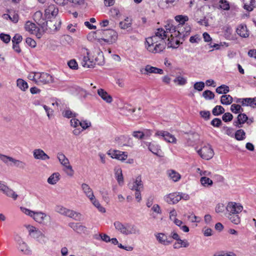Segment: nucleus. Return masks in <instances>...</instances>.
Segmentation results:
<instances>
[{
	"label": "nucleus",
	"mask_w": 256,
	"mask_h": 256,
	"mask_svg": "<svg viewBox=\"0 0 256 256\" xmlns=\"http://www.w3.org/2000/svg\"><path fill=\"white\" fill-rule=\"evenodd\" d=\"M174 82L179 86H184L187 83V79L182 76H177L174 80Z\"/></svg>",
	"instance_id": "nucleus-47"
},
{
	"label": "nucleus",
	"mask_w": 256,
	"mask_h": 256,
	"mask_svg": "<svg viewBox=\"0 0 256 256\" xmlns=\"http://www.w3.org/2000/svg\"><path fill=\"white\" fill-rule=\"evenodd\" d=\"M140 234V230L134 224L126 223V232L125 235H139Z\"/></svg>",
	"instance_id": "nucleus-22"
},
{
	"label": "nucleus",
	"mask_w": 256,
	"mask_h": 256,
	"mask_svg": "<svg viewBox=\"0 0 256 256\" xmlns=\"http://www.w3.org/2000/svg\"><path fill=\"white\" fill-rule=\"evenodd\" d=\"M236 32L240 36L243 38H248L249 36L246 26L243 24L238 26L236 29Z\"/></svg>",
	"instance_id": "nucleus-28"
},
{
	"label": "nucleus",
	"mask_w": 256,
	"mask_h": 256,
	"mask_svg": "<svg viewBox=\"0 0 256 256\" xmlns=\"http://www.w3.org/2000/svg\"><path fill=\"white\" fill-rule=\"evenodd\" d=\"M58 4L66 6L72 3L74 6L80 5L84 3V0H54Z\"/></svg>",
	"instance_id": "nucleus-26"
},
{
	"label": "nucleus",
	"mask_w": 256,
	"mask_h": 256,
	"mask_svg": "<svg viewBox=\"0 0 256 256\" xmlns=\"http://www.w3.org/2000/svg\"><path fill=\"white\" fill-rule=\"evenodd\" d=\"M16 86L23 92H25L28 88V83L22 78L16 80Z\"/></svg>",
	"instance_id": "nucleus-36"
},
{
	"label": "nucleus",
	"mask_w": 256,
	"mask_h": 256,
	"mask_svg": "<svg viewBox=\"0 0 256 256\" xmlns=\"http://www.w3.org/2000/svg\"><path fill=\"white\" fill-rule=\"evenodd\" d=\"M168 35L166 29L158 28L154 35L146 39V48L148 52L154 54L162 52L166 45V40Z\"/></svg>",
	"instance_id": "nucleus-1"
},
{
	"label": "nucleus",
	"mask_w": 256,
	"mask_h": 256,
	"mask_svg": "<svg viewBox=\"0 0 256 256\" xmlns=\"http://www.w3.org/2000/svg\"><path fill=\"white\" fill-rule=\"evenodd\" d=\"M108 154L112 158H115L121 161L125 160L128 158L126 152L118 150H110Z\"/></svg>",
	"instance_id": "nucleus-15"
},
{
	"label": "nucleus",
	"mask_w": 256,
	"mask_h": 256,
	"mask_svg": "<svg viewBox=\"0 0 256 256\" xmlns=\"http://www.w3.org/2000/svg\"><path fill=\"white\" fill-rule=\"evenodd\" d=\"M168 174L170 178L174 182H178L180 179V174L174 170H168Z\"/></svg>",
	"instance_id": "nucleus-38"
},
{
	"label": "nucleus",
	"mask_w": 256,
	"mask_h": 256,
	"mask_svg": "<svg viewBox=\"0 0 256 256\" xmlns=\"http://www.w3.org/2000/svg\"><path fill=\"white\" fill-rule=\"evenodd\" d=\"M154 236L158 242L162 245L168 246L172 242V241L168 240V236L164 233H156Z\"/></svg>",
	"instance_id": "nucleus-21"
},
{
	"label": "nucleus",
	"mask_w": 256,
	"mask_h": 256,
	"mask_svg": "<svg viewBox=\"0 0 256 256\" xmlns=\"http://www.w3.org/2000/svg\"><path fill=\"white\" fill-rule=\"evenodd\" d=\"M14 240L16 243L18 249L21 253L26 255L32 254L30 248L20 236H15Z\"/></svg>",
	"instance_id": "nucleus-6"
},
{
	"label": "nucleus",
	"mask_w": 256,
	"mask_h": 256,
	"mask_svg": "<svg viewBox=\"0 0 256 256\" xmlns=\"http://www.w3.org/2000/svg\"><path fill=\"white\" fill-rule=\"evenodd\" d=\"M132 136L136 138L142 139L144 138L145 134L141 131H135L133 132Z\"/></svg>",
	"instance_id": "nucleus-63"
},
{
	"label": "nucleus",
	"mask_w": 256,
	"mask_h": 256,
	"mask_svg": "<svg viewBox=\"0 0 256 256\" xmlns=\"http://www.w3.org/2000/svg\"><path fill=\"white\" fill-rule=\"evenodd\" d=\"M175 20L176 21L180 22V24L178 26L184 25V22L188 21V18L186 16L178 15L176 16Z\"/></svg>",
	"instance_id": "nucleus-50"
},
{
	"label": "nucleus",
	"mask_w": 256,
	"mask_h": 256,
	"mask_svg": "<svg viewBox=\"0 0 256 256\" xmlns=\"http://www.w3.org/2000/svg\"><path fill=\"white\" fill-rule=\"evenodd\" d=\"M56 158L60 164L63 166L66 164L70 163L69 160L66 157V156L62 152H58L56 154Z\"/></svg>",
	"instance_id": "nucleus-31"
},
{
	"label": "nucleus",
	"mask_w": 256,
	"mask_h": 256,
	"mask_svg": "<svg viewBox=\"0 0 256 256\" xmlns=\"http://www.w3.org/2000/svg\"><path fill=\"white\" fill-rule=\"evenodd\" d=\"M114 225L116 230L125 235L126 223L124 224L119 221H116L114 222Z\"/></svg>",
	"instance_id": "nucleus-30"
},
{
	"label": "nucleus",
	"mask_w": 256,
	"mask_h": 256,
	"mask_svg": "<svg viewBox=\"0 0 256 256\" xmlns=\"http://www.w3.org/2000/svg\"><path fill=\"white\" fill-rule=\"evenodd\" d=\"M81 188L83 192L88 199L92 198V196H94L92 190L88 184L86 183H82L81 184Z\"/></svg>",
	"instance_id": "nucleus-27"
},
{
	"label": "nucleus",
	"mask_w": 256,
	"mask_h": 256,
	"mask_svg": "<svg viewBox=\"0 0 256 256\" xmlns=\"http://www.w3.org/2000/svg\"><path fill=\"white\" fill-rule=\"evenodd\" d=\"M55 210L61 214L68 216L70 210L61 206H57L55 208Z\"/></svg>",
	"instance_id": "nucleus-41"
},
{
	"label": "nucleus",
	"mask_w": 256,
	"mask_h": 256,
	"mask_svg": "<svg viewBox=\"0 0 256 256\" xmlns=\"http://www.w3.org/2000/svg\"><path fill=\"white\" fill-rule=\"evenodd\" d=\"M202 96L206 100H212L214 98V94L210 90H206L203 92Z\"/></svg>",
	"instance_id": "nucleus-53"
},
{
	"label": "nucleus",
	"mask_w": 256,
	"mask_h": 256,
	"mask_svg": "<svg viewBox=\"0 0 256 256\" xmlns=\"http://www.w3.org/2000/svg\"><path fill=\"white\" fill-rule=\"evenodd\" d=\"M228 217L230 219V220L234 224H238L240 223V217L238 215V214H228Z\"/></svg>",
	"instance_id": "nucleus-45"
},
{
	"label": "nucleus",
	"mask_w": 256,
	"mask_h": 256,
	"mask_svg": "<svg viewBox=\"0 0 256 256\" xmlns=\"http://www.w3.org/2000/svg\"><path fill=\"white\" fill-rule=\"evenodd\" d=\"M242 106H250L252 108L256 107V98H243Z\"/></svg>",
	"instance_id": "nucleus-34"
},
{
	"label": "nucleus",
	"mask_w": 256,
	"mask_h": 256,
	"mask_svg": "<svg viewBox=\"0 0 256 256\" xmlns=\"http://www.w3.org/2000/svg\"><path fill=\"white\" fill-rule=\"evenodd\" d=\"M62 170L68 176L72 177L74 176V170L70 164V162L63 166Z\"/></svg>",
	"instance_id": "nucleus-39"
},
{
	"label": "nucleus",
	"mask_w": 256,
	"mask_h": 256,
	"mask_svg": "<svg viewBox=\"0 0 256 256\" xmlns=\"http://www.w3.org/2000/svg\"><path fill=\"white\" fill-rule=\"evenodd\" d=\"M80 120L74 118H72L70 120V126L74 128H76L78 126H80Z\"/></svg>",
	"instance_id": "nucleus-61"
},
{
	"label": "nucleus",
	"mask_w": 256,
	"mask_h": 256,
	"mask_svg": "<svg viewBox=\"0 0 256 256\" xmlns=\"http://www.w3.org/2000/svg\"><path fill=\"white\" fill-rule=\"evenodd\" d=\"M90 202L92 204L98 208V210L101 212L104 213L106 212V209L101 206L99 201L96 199L94 196L89 199Z\"/></svg>",
	"instance_id": "nucleus-32"
},
{
	"label": "nucleus",
	"mask_w": 256,
	"mask_h": 256,
	"mask_svg": "<svg viewBox=\"0 0 256 256\" xmlns=\"http://www.w3.org/2000/svg\"><path fill=\"white\" fill-rule=\"evenodd\" d=\"M164 200L169 204H174L180 200L179 192H174L166 196Z\"/></svg>",
	"instance_id": "nucleus-23"
},
{
	"label": "nucleus",
	"mask_w": 256,
	"mask_h": 256,
	"mask_svg": "<svg viewBox=\"0 0 256 256\" xmlns=\"http://www.w3.org/2000/svg\"><path fill=\"white\" fill-rule=\"evenodd\" d=\"M200 182L202 184L204 187L211 186L213 184L212 180L206 176H202L200 178Z\"/></svg>",
	"instance_id": "nucleus-46"
},
{
	"label": "nucleus",
	"mask_w": 256,
	"mask_h": 256,
	"mask_svg": "<svg viewBox=\"0 0 256 256\" xmlns=\"http://www.w3.org/2000/svg\"><path fill=\"white\" fill-rule=\"evenodd\" d=\"M115 176L119 184H122L124 182V178L120 168L115 170Z\"/></svg>",
	"instance_id": "nucleus-44"
},
{
	"label": "nucleus",
	"mask_w": 256,
	"mask_h": 256,
	"mask_svg": "<svg viewBox=\"0 0 256 256\" xmlns=\"http://www.w3.org/2000/svg\"><path fill=\"white\" fill-rule=\"evenodd\" d=\"M0 39L4 43L8 44L10 40V36L9 34L2 33L0 34Z\"/></svg>",
	"instance_id": "nucleus-59"
},
{
	"label": "nucleus",
	"mask_w": 256,
	"mask_h": 256,
	"mask_svg": "<svg viewBox=\"0 0 256 256\" xmlns=\"http://www.w3.org/2000/svg\"><path fill=\"white\" fill-rule=\"evenodd\" d=\"M128 186L132 190L140 191L143 188V184L141 177L140 176L136 177L132 182H131L128 184Z\"/></svg>",
	"instance_id": "nucleus-20"
},
{
	"label": "nucleus",
	"mask_w": 256,
	"mask_h": 256,
	"mask_svg": "<svg viewBox=\"0 0 256 256\" xmlns=\"http://www.w3.org/2000/svg\"><path fill=\"white\" fill-rule=\"evenodd\" d=\"M211 2L213 6L223 10L228 11L230 8V3L227 0H211Z\"/></svg>",
	"instance_id": "nucleus-14"
},
{
	"label": "nucleus",
	"mask_w": 256,
	"mask_h": 256,
	"mask_svg": "<svg viewBox=\"0 0 256 256\" xmlns=\"http://www.w3.org/2000/svg\"><path fill=\"white\" fill-rule=\"evenodd\" d=\"M96 32L102 36L100 38H98V42L101 44L106 43L112 44L115 43L118 40V33L113 30H98Z\"/></svg>",
	"instance_id": "nucleus-3"
},
{
	"label": "nucleus",
	"mask_w": 256,
	"mask_h": 256,
	"mask_svg": "<svg viewBox=\"0 0 256 256\" xmlns=\"http://www.w3.org/2000/svg\"><path fill=\"white\" fill-rule=\"evenodd\" d=\"M224 112V108L221 106H216L212 110V112L214 116H218Z\"/></svg>",
	"instance_id": "nucleus-51"
},
{
	"label": "nucleus",
	"mask_w": 256,
	"mask_h": 256,
	"mask_svg": "<svg viewBox=\"0 0 256 256\" xmlns=\"http://www.w3.org/2000/svg\"><path fill=\"white\" fill-rule=\"evenodd\" d=\"M116 142L120 146H126L132 148L134 146V143L132 138L125 136H121L116 138Z\"/></svg>",
	"instance_id": "nucleus-12"
},
{
	"label": "nucleus",
	"mask_w": 256,
	"mask_h": 256,
	"mask_svg": "<svg viewBox=\"0 0 256 256\" xmlns=\"http://www.w3.org/2000/svg\"><path fill=\"white\" fill-rule=\"evenodd\" d=\"M38 80H36V84H48L54 82L52 76L46 72H38Z\"/></svg>",
	"instance_id": "nucleus-13"
},
{
	"label": "nucleus",
	"mask_w": 256,
	"mask_h": 256,
	"mask_svg": "<svg viewBox=\"0 0 256 256\" xmlns=\"http://www.w3.org/2000/svg\"><path fill=\"white\" fill-rule=\"evenodd\" d=\"M233 98L230 95L224 94L220 98V102L224 105H229L232 102Z\"/></svg>",
	"instance_id": "nucleus-40"
},
{
	"label": "nucleus",
	"mask_w": 256,
	"mask_h": 256,
	"mask_svg": "<svg viewBox=\"0 0 256 256\" xmlns=\"http://www.w3.org/2000/svg\"><path fill=\"white\" fill-rule=\"evenodd\" d=\"M121 113L124 115H128L135 112L134 108H131L130 106H126L120 108Z\"/></svg>",
	"instance_id": "nucleus-52"
},
{
	"label": "nucleus",
	"mask_w": 256,
	"mask_h": 256,
	"mask_svg": "<svg viewBox=\"0 0 256 256\" xmlns=\"http://www.w3.org/2000/svg\"><path fill=\"white\" fill-rule=\"evenodd\" d=\"M32 218L39 224H46L50 217L42 212H34Z\"/></svg>",
	"instance_id": "nucleus-10"
},
{
	"label": "nucleus",
	"mask_w": 256,
	"mask_h": 256,
	"mask_svg": "<svg viewBox=\"0 0 256 256\" xmlns=\"http://www.w3.org/2000/svg\"><path fill=\"white\" fill-rule=\"evenodd\" d=\"M224 132L228 136L233 137L234 136V130L232 128L224 126L222 128Z\"/></svg>",
	"instance_id": "nucleus-55"
},
{
	"label": "nucleus",
	"mask_w": 256,
	"mask_h": 256,
	"mask_svg": "<svg viewBox=\"0 0 256 256\" xmlns=\"http://www.w3.org/2000/svg\"><path fill=\"white\" fill-rule=\"evenodd\" d=\"M32 153L34 158L36 160H46L50 158V157L40 148L34 149Z\"/></svg>",
	"instance_id": "nucleus-19"
},
{
	"label": "nucleus",
	"mask_w": 256,
	"mask_h": 256,
	"mask_svg": "<svg viewBox=\"0 0 256 256\" xmlns=\"http://www.w3.org/2000/svg\"><path fill=\"white\" fill-rule=\"evenodd\" d=\"M214 256H236V254L231 252H224V251H221L215 253L214 254Z\"/></svg>",
	"instance_id": "nucleus-57"
},
{
	"label": "nucleus",
	"mask_w": 256,
	"mask_h": 256,
	"mask_svg": "<svg viewBox=\"0 0 256 256\" xmlns=\"http://www.w3.org/2000/svg\"><path fill=\"white\" fill-rule=\"evenodd\" d=\"M204 88V83L203 82H196L194 85V90L200 92L202 91Z\"/></svg>",
	"instance_id": "nucleus-56"
},
{
	"label": "nucleus",
	"mask_w": 256,
	"mask_h": 256,
	"mask_svg": "<svg viewBox=\"0 0 256 256\" xmlns=\"http://www.w3.org/2000/svg\"><path fill=\"white\" fill-rule=\"evenodd\" d=\"M58 10L54 4H50L44 10V16L47 19H51L56 16Z\"/></svg>",
	"instance_id": "nucleus-17"
},
{
	"label": "nucleus",
	"mask_w": 256,
	"mask_h": 256,
	"mask_svg": "<svg viewBox=\"0 0 256 256\" xmlns=\"http://www.w3.org/2000/svg\"><path fill=\"white\" fill-rule=\"evenodd\" d=\"M198 152L202 158L206 160L212 158L214 154L213 150L208 144L202 146L201 149L198 150Z\"/></svg>",
	"instance_id": "nucleus-7"
},
{
	"label": "nucleus",
	"mask_w": 256,
	"mask_h": 256,
	"mask_svg": "<svg viewBox=\"0 0 256 256\" xmlns=\"http://www.w3.org/2000/svg\"><path fill=\"white\" fill-rule=\"evenodd\" d=\"M230 110L232 112L235 114L239 113L240 112L241 110L242 111V110L240 106L236 104H232L231 106Z\"/></svg>",
	"instance_id": "nucleus-58"
},
{
	"label": "nucleus",
	"mask_w": 256,
	"mask_h": 256,
	"mask_svg": "<svg viewBox=\"0 0 256 256\" xmlns=\"http://www.w3.org/2000/svg\"><path fill=\"white\" fill-rule=\"evenodd\" d=\"M68 226L78 234H84L87 230V228L80 223L70 222Z\"/></svg>",
	"instance_id": "nucleus-24"
},
{
	"label": "nucleus",
	"mask_w": 256,
	"mask_h": 256,
	"mask_svg": "<svg viewBox=\"0 0 256 256\" xmlns=\"http://www.w3.org/2000/svg\"><path fill=\"white\" fill-rule=\"evenodd\" d=\"M132 24V20L130 18L126 17L122 21L119 23V26L121 29L126 30L130 28Z\"/></svg>",
	"instance_id": "nucleus-33"
},
{
	"label": "nucleus",
	"mask_w": 256,
	"mask_h": 256,
	"mask_svg": "<svg viewBox=\"0 0 256 256\" xmlns=\"http://www.w3.org/2000/svg\"><path fill=\"white\" fill-rule=\"evenodd\" d=\"M60 174L58 172L52 174L48 179V182L50 184H55L60 180Z\"/></svg>",
	"instance_id": "nucleus-35"
},
{
	"label": "nucleus",
	"mask_w": 256,
	"mask_h": 256,
	"mask_svg": "<svg viewBox=\"0 0 256 256\" xmlns=\"http://www.w3.org/2000/svg\"><path fill=\"white\" fill-rule=\"evenodd\" d=\"M22 40V36L18 34H16L13 37L12 42L13 44H19Z\"/></svg>",
	"instance_id": "nucleus-64"
},
{
	"label": "nucleus",
	"mask_w": 256,
	"mask_h": 256,
	"mask_svg": "<svg viewBox=\"0 0 256 256\" xmlns=\"http://www.w3.org/2000/svg\"><path fill=\"white\" fill-rule=\"evenodd\" d=\"M88 50L84 48H82L79 50L78 58L82 66L86 68H94L95 65L102 64V62H97L96 58L95 60L91 59L89 56Z\"/></svg>",
	"instance_id": "nucleus-2"
},
{
	"label": "nucleus",
	"mask_w": 256,
	"mask_h": 256,
	"mask_svg": "<svg viewBox=\"0 0 256 256\" xmlns=\"http://www.w3.org/2000/svg\"><path fill=\"white\" fill-rule=\"evenodd\" d=\"M2 191L6 196L12 198L14 200H16L18 197V194L6 185H5Z\"/></svg>",
	"instance_id": "nucleus-29"
},
{
	"label": "nucleus",
	"mask_w": 256,
	"mask_h": 256,
	"mask_svg": "<svg viewBox=\"0 0 256 256\" xmlns=\"http://www.w3.org/2000/svg\"><path fill=\"white\" fill-rule=\"evenodd\" d=\"M98 95L103 100L108 104H110L113 101L112 96L109 94L104 90L99 88L97 90Z\"/></svg>",
	"instance_id": "nucleus-25"
},
{
	"label": "nucleus",
	"mask_w": 256,
	"mask_h": 256,
	"mask_svg": "<svg viewBox=\"0 0 256 256\" xmlns=\"http://www.w3.org/2000/svg\"><path fill=\"white\" fill-rule=\"evenodd\" d=\"M24 28L26 31L36 36L38 38H41L44 34V30L42 28L36 26L35 24L30 21L26 23Z\"/></svg>",
	"instance_id": "nucleus-5"
},
{
	"label": "nucleus",
	"mask_w": 256,
	"mask_h": 256,
	"mask_svg": "<svg viewBox=\"0 0 256 256\" xmlns=\"http://www.w3.org/2000/svg\"><path fill=\"white\" fill-rule=\"evenodd\" d=\"M168 43L166 44L168 48H176L180 44V40H178V35L172 36V33H168Z\"/></svg>",
	"instance_id": "nucleus-18"
},
{
	"label": "nucleus",
	"mask_w": 256,
	"mask_h": 256,
	"mask_svg": "<svg viewBox=\"0 0 256 256\" xmlns=\"http://www.w3.org/2000/svg\"><path fill=\"white\" fill-rule=\"evenodd\" d=\"M21 211L27 216L32 218L34 212L24 207H20Z\"/></svg>",
	"instance_id": "nucleus-62"
},
{
	"label": "nucleus",
	"mask_w": 256,
	"mask_h": 256,
	"mask_svg": "<svg viewBox=\"0 0 256 256\" xmlns=\"http://www.w3.org/2000/svg\"><path fill=\"white\" fill-rule=\"evenodd\" d=\"M243 209L242 206L238 203L235 202H229L226 206V210L228 214H238Z\"/></svg>",
	"instance_id": "nucleus-11"
},
{
	"label": "nucleus",
	"mask_w": 256,
	"mask_h": 256,
	"mask_svg": "<svg viewBox=\"0 0 256 256\" xmlns=\"http://www.w3.org/2000/svg\"><path fill=\"white\" fill-rule=\"evenodd\" d=\"M155 136H158L159 138L162 139L168 142L176 144V139L175 136L166 131H157Z\"/></svg>",
	"instance_id": "nucleus-9"
},
{
	"label": "nucleus",
	"mask_w": 256,
	"mask_h": 256,
	"mask_svg": "<svg viewBox=\"0 0 256 256\" xmlns=\"http://www.w3.org/2000/svg\"><path fill=\"white\" fill-rule=\"evenodd\" d=\"M165 29L168 33H172V36H176L178 34L180 38H184L188 36L191 30L190 27L188 24L178 26V30H176V27L171 23H168L166 25Z\"/></svg>",
	"instance_id": "nucleus-4"
},
{
	"label": "nucleus",
	"mask_w": 256,
	"mask_h": 256,
	"mask_svg": "<svg viewBox=\"0 0 256 256\" xmlns=\"http://www.w3.org/2000/svg\"><path fill=\"white\" fill-rule=\"evenodd\" d=\"M62 116L66 118H76L78 116V114L75 113L74 112H73L70 109H66L64 110L62 112Z\"/></svg>",
	"instance_id": "nucleus-43"
},
{
	"label": "nucleus",
	"mask_w": 256,
	"mask_h": 256,
	"mask_svg": "<svg viewBox=\"0 0 256 256\" xmlns=\"http://www.w3.org/2000/svg\"><path fill=\"white\" fill-rule=\"evenodd\" d=\"M248 120V116L246 114H239L238 116V120L234 122V125L236 126L240 127L238 125L244 124Z\"/></svg>",
	"instance_id": "nucleus-37"
},
{
	"label": "nucleus",
	"mask_w": 256,
	"mask_h": 256,
	"mask_svg": "<svg viewBox=\"0 0 256 256\" xmlns=\"http://www.w3.org/2000/svg\"><path fill=\"white\" fill-rule=\"evenodd\" d=\"M229 87L226 85L222 84L216 88V92L219 94H226L229 92Z\"/></svg>",
	"instance_id": "nucleus-48"
},
{
	"label": "nucleus",
	"mask_w": 256,
	"mask_h": 256,
	"mask_svg": "<svg viewBox=\"0 0 256 256\" xmlns=\"http://www.w3.org/2000/svg\"><path fill=\"white\" fill-rule=\"evenodd\" d=\"M92 126L91 122L88 120H82L80 122V126L82 128V130H86Z\"/></svg>",
	"instance_id": "nucleus-54"
},
{
	"label": "nucleus",
	"mask_w": 256,
	"mask_h": 256,
	"mask_svg": "<svg viewBox=\"0 0 256 256\" xmlns=\"http://www.w3.org/2000/svg\"><path fill=\"white\" fill-rule=\"evenodd\" d=\"M140 72L142 74L146 75H148L150 74H162L164 72L162 69L152 66L150 65H146L145 68H141Z\"/></svg>",
	"instance_id": "nucleus-16"
},
{
	"label": "nucleus",
	"mask_w": 256,
	"mask_h": 256,
	"mask_svg": "<svg viewBox=\"0 0 256 256\" xmlns=\"http://www.w3.org/2000/svg\"><path fill=\"white\" fill-rule=\"evenodd\" d=\"M235 138L238 140H242L246 138V133L242 130H238L234 134Z\"/></svg>",
	"instance_id": "nucleus-49"
},
{
	"label": "nucleus",
	"mask_w": 256,
	"mask_h": 256,
	"mask_svg": "<svg viewBox=\"0 0 256 256\" xmlns=\"http://www.w3.org/2000/svg\"><path fill=\"white\" fill-rule=\"evenodd\" d=\"M68 66L72 69L77 70L78 68V64L76 61L74 59L70 60L68 62Z\"/></svg>",
	"instance_id": "nucleus-60"
},
{
	"label": "nucleus",
	"mask_w": 256,
	"mask_h": 256,
	"mask_svg": "<svg viewBox=\"0 0 256 256\" xmlns=\"http://www.w3.org/2000/svg\"><path fill=\"white\" fill-rule=\"evenodd\" d=\"M142 146L144 148L148 147L150 151L154 154L158 156H162V150L160 146L154 142H148L145 141L142 142Z\"/></svg>",
	"instance_id": "nucleus-8"
},
{
	"label": "nucleus",
	"mask_w": 256,
	"mask_h": 256,
	"mask_svg": "<svg viewBox=\"0 0 256 256\" xmlns=\"http://www.w3.org/2000/svg\"><path fill=\"white\" fill-rule=\"evenodd\" d=\"M68 217L72 218L76 220L80 221L82 220V214L78 212L74 211L72 210H70Z\"/></svg>",
	"instance_id": "nucleus-42"
}]
</instances>
